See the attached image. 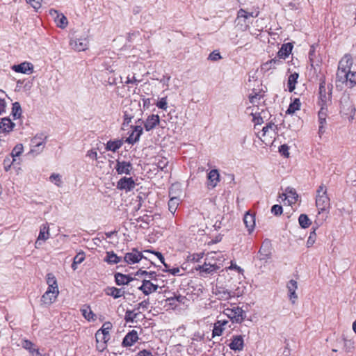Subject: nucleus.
Masks as SVG:
<instances>
[{
	"label": "nucleus",
	"instance_id": "1",
	"mask_svg": "<svg viewBox=\"0 0 356 356\" xmlns=\"http://www.w3.org/2000/svg\"><path fill=\"white\" fill-rule=\"evenodd\" d=\"M330 198L327 194V188L325 185L319 186L316 191V206L318 209V214L320 215L327 211L330 208Z\"/></svg>",
	"mask_w": 356,
	"mask_h": 356
},
{
	"label": "nucleus",
	"instance_id": "2",
	"mask_svg": "<svg viewBox=\"0 0 356 356\" xmlns=\"http://www.w3.org/2000/svg\"><path fill=\"white\" fill-rule=\"evenodd\" d=\"M355 111L356 109L350 99V95L344 92L340 99V112L353 119Z\"/></svg>",
	"mask_w": 356,
	"mask_h": 356
},
{
	"label": "nucleus",
	"instance_id": "3",
	"mask_svg": "<svg viewBox=\"0 0 356 356\" xmlns=\"http://www.w3.org/2000/svg\"><path fill=\"white\" fill-rule=\"evenodd\" d=\"M223 314L227 316L233 323H241L246 317L245 312L242 308L234 307L233 308H225Z\"/></svg>",
	"mask_w": 356,
	"mask_h": 356
},
{
	"label": "nucleus",
	"instance_id": "4",
	"mask_svg": "<svg viewBox=\"0 0 356 356\" xmlns=\"http://www.w3.org/2000/svg\"><path fill=\"white\" fill-rule=\"evenodd\" d=\"M138 113H141L139 104H131L129 107L125 108L124 111V122L122 123L123 129H125V127L136 117Z\"/></svg>",
	"mask_w": 356,
	"mask_h": 356
},
{
	"label": "nucleus",
	"instance_id": "5",
	"mask_svg": "<svg viewBox=\"0 0 356 356\" xmlns=\"http://www.w3.org/2000/svg\"><path fill=\"white\" fill-rule=\"evenodd\" d=\"M258 13H248L243 9H240L237 13L236 22L237 26H240L242 30H246L249 27L250 17H256Z\"/></svg>",
	"mask_w": 356,
	"mask_h": 356
},
{
	"label": "nucleus",
	"instance_id": "6",
	"mask_svg": "<svg viewBox=\"0 0 356 356\" xmlns=\"http://www.w3.org/2000/svg\"><path fill=\"white\" fill-rule=\"evenodd\" d=\"M145 254H152L157 257V258L161 261V262L164 265L165 269L164 271L168 272L171 275L174 276H182L184 274V268H179L178 267L177 268H170L164 261V257L162 255V254L159 252H155L151 250H145L143 251Z\"/></svg>",
	"mask_w": 356,
	"mask_h": 356
},
{
	"label": "nucleus",
	"instance_id": "7",
	"mask_svg": "<svg viewBox=\"0 0 356 356\" xmlns=\"http://www.w3.org/2000/svg\"><path fill=\"white\" fill-rule=\"evenodd\" d=\"M332 101L331 92H327L325 81H321L319 86V97L318 104L321 108L325 107L327 108L328 105Z\"/></svg>",
	"mask_w": 356,
	"mask_h": 356
},
{
	"label": "nucleus",
	"instance_id": "8",
	"mask_svg": "<svg viewBox=\"0 0 356 356\" xmlns=\"http://www.w3.org/2000/svg\"><path fill=\"white\" fill-rule=\"evenodd\" d=\"M142 259H148L151 261V259L147 256L144 255L141 252H139L137 249L133 248L131 252H127L124 257V261L129 265L135 264L138 263Z\"/></svg>",
	"mask_w": 356,
	"mask_h": 356
},
{
	"label": "nucleus",
	"instance_id": "9",
	"mask_svg": "<svg viewBox=\"0 0 356 356\" xmlns=\"http://www.w3.org/2000/svg\"><path fill=\"white\" fill-rule=\"evenodd\" d=\"M353 64V60L350 54H345L339 60L337 78L343 76L345 73L350 72Z\"/></svg>",
	"mask_w": 356,
	"mask_h": 356
},
{
	"label": "nucleus",
	"instance_id": "10",
	"mask_svg": "<svg viewBox=\"0 0 356 356\" xmlns=\"http://www.w3.org/2000/svg\"><path fill=\"white\" fill-rule=\"evenodd\" d=\"M226 259V254L220 251H212L208 252L206 256V260L211 264H216V266H218V269L222 266V264Z\"/></svg>",
	"mask_w": 356,
	"mask_h": 356
},
{
	"label": "nucleus",
	"instance_id": "11",
	"mask_svg": "<svg viewBox=\"0 0 356 356\" xmlns=\"http://www.w3.org/2000/svg\"><path fill=\"white\" fill-rule=\"evenodd\" d=\"M70 45L74 50L76 51H83L88 49L89 39L88 36L80 38L72 39Z\"/></svg>",
	"mask_w": 356,
	"mask_h": 356
},
{
	"label": "nucleus",
	"instance_id": "12",
	"mask_svg": "<svg viewBox=\"0 0 356 356\" xmlns=\"http://www.w3.org/2000/svg\"><path fill=\"white\" fill-rule=\"evenodd\" d=\"M337 79V82L346 83L350 88L356 86V72H348Z\"/></svg>",
	"mask_w": 356,
	"mask_h": 356
},
{
	"label": "nucleus",
	"instance_id": "13",
	"mask_svg": "<svg viewBox=\"0 0 356 356\" xmlns=\"http://www.w3.org/2000/svg\"><path fill=\"white\" fill-rule=\"evenodd\" d=\"M49 236V226L48 223L42 224L40 227V232L35 243V247L39 248L42 245V241H47Z\"/></svg>",
	"mask_w": 356,
	"mask_h": 356
},
{
	"label": "nucleus",
	"instance_id": "14",
	"mask_svg": "<svg viewBox=\"0 0 356 356\" xmlns=\"http://www.w3.org/2000/svg\"><path fill=\"white\" fill-rule=\"evenodd\" d=\"M213 293L216 296V298L219 300L226 301L234 297V293L230 291L222 288L216 286L213 289Z\"/></svg>",
	"mask_w": 356,
	"mask_h": 356
},
{
	"label": "nucleus",
	"instance_id": "15",
	"mask_svg": "<svg viewBox=\"0 0 356 356\" xmlns=\"http://www.w3.org/2000/svg\"><path fill=\"white\" fill-rule=\"evenodd\" d=\"M136 186V183L132 177H124L121 178L117 183V188L120 190L131 191Z\"/></svg>",
	"mask_w": 356,
	"mask_h": 356
},
{
	"label": "nucleus",
	"instance_id": "16",
	"mask_svg": "<svg viewBox=\"0 0 356 356\" xmlns=\"http://www.w3.org/2000/svg\"><path fill=\"white\" fill-rule=\"evenodd\" d=\"M33 65L29 62H23L19 65H14L12 70L17 73L31 74L33 72Z\"/></svg>",
	"mask_w": 356,
	"mask_h": 356
},
{
	"label": "nucleus",
	"instance_id": "17",
	"mask_svg": "<svg viewBox=\"0 0 356 356\" xmlns=\"http://www.w3.org/2000/svg\"><path fill=\"white\" fill-rule=\"evenodd\" d=\"M280 197L286 200L289 205H292L297 202L298 195L295 189L289 187L286 188L285 193H282Z\"/></svg>",
	"mask_w": 356,
	"mask_h": 356
},
{
	"label": "nucleus",
	"instance_id": "18",
	"mask_svg": "<svg viewBox=\"0 0 356 356\" xmlns=\"http://www.w3.org/2000/svg\"><path fill=\"white\" fill-rule=\"evenodd\" d=\"M44 141L40 136H35L31 140V151L30 153H36V154L40 153L44 147Z\"/></svg>",
	"mask_w": 356,
	"mask_h": 356
},
{
	"label": "nucleus",
	"instance_id": "19",
	"mask_svg": "<svg viewBox=\"0 0 356 356\" xmlns=\"http://www.w3.org/2000/svg\"><path fill=\"white\" fill-rule=\"evenodd\" d=\"M286 288L289 293V298L292 304H295L298 299L296 290L298 289V282L294 280H291L287 282Z\"/></svg>",
	"mask_w": 356,
	"mask_h": 356
},
{
	"label": "nucleus",
	"instance_id": "20",
	"mask_svg": "<svg viewBox=\"0 0 356 356\" xmlns=\"http://www.w3.org/2000/svg\"><path fill=\"white\" fill-rule=\"evenodd\" d=\"M328 110L325 107L321 108L318 113V134L322 135L325 131L326 118L327 117Z\"/></svg>",
	"mask_w": 356,
	"mask_h": 356
},
{
	"label": "nucleus",
	"instance_id": "21",
	"mask_svg": "<svg viewBox=\"0 0 356 356\" xmlns=\"http://www.w3.org/2000/svg\"><path fill=\"white\" fill-rule=\"evenodd\" d=\"M50 14L54 17L56 25L61 29H65L68 24L67 17L63 13H58L56 10H51Z\"/></svg>",
	"mask_w": 356,
	"mask_h": 356
},
{
	"label": "nucleus",
	"instance_id": "22",
	"mask_svg": "<svg viewBox=\"0 0 356 356\" xmlns=\"http://www.w3.org/2000/svg\"><path fill=\"white\" fill-rule=\"evenodd\" d=\"M134 129L130 134L128 138L125 140V142L129 144H134L138 142L140 139V136L143 134V128L141 125H136L133 127Z\"/></svg>",
	"mask_w": 356,
	"mask_h": 356
},
{
	"label": "nucleus",
	"instance_id": "23",
	"mask_svg": "<svg viewBox=\"0 0 356 356\" xmlns=\"http://www.w3.org/2000/svg\"><path fill=\"white\" fill-rule=\"evenodd\" d=\"M97 349L102 352L107 347V341L110 339L109 337H106L105 334H102L100 332H97L95 334Z\"/></svg>",
	"mask_w": 356,
	"mask_h": 356
},
{
	"label": "nucleus",
	"instance_id": "24",
	"mask_svg": "<svg viewBox=\"0 0 356 356\" xmlns=\"http://www.w3.org/2000/svg\"><path fill=\"white\" fill-rule=\"evenodd\" d=\"M115 168L119 175H130L132 165L129 162L117 161Z\"/></svg>",
	"mask_w": 356,
	"mask_h": 356
},
{
	"label": "nucleus",
	"instance_id": "25",
	"mask_svg": "<svg viewBox=\"0 0 356 356\" xmlns=\"http://www.w3.org/2000/svg\"><path fill=\"white\" fill-rule=\"evenodd\" d=\"M208 179V187L209 188H215L218 182L220 181V174L218 170L216 169L211 170L207 175Z\"/></svg>",
	"mask_w": 356,
	"mask_h": 356
},
{
	"label": "nucleus",
	"instance_id": "26",
	"mask_svg": "<svg viewBox=\"0 0 356 356\" xmlns=\"http://www.w3.org/2000/svg\"><path fill=\"white\" fill-rule=\"evenodd\" d=\"M160 118L158 115L152 114L149 115L144 123L145 129L147 131L152 130L159 123Z\"/></svg>",
	"mask_w": 356,
	"mask_h": 356
},
{
	"label": "nucleus",
	"instance_id": "27",
	"mask_svg": "<svg viewBox=\"0 0 356 356\" xmlns=\"http://www.w3.org/2000/svg\"><path fill=\"white\" fill-rule=\"evenodd\" d=\"M158 285L152 283L149 280H143L142 285L138 288L145 295H149L158 289Z\"/></svg>",
	"mask_w": 356,
	"mask_h": 356
},
{
	"label": "nucleus",
	"instance_id": "28",
	"mask_svg": "<svg viewBox=\"0 0 356 356\" xmlns=\"http://www.w3.org/2000/svg\"><path fill=\"white\" fill-rule=\"evenodd\" d=\"M244 346L243 338L241 335L233 336L231 343L229 344L230 349L233 350H241Z\"/></svg>",
	"mask_w": 356,
	"mask_h": 356
},
{
	"label": "nucleus",
	"instance_id": "29",
	"mask_svg": "<svg viewBox=\"0 0 356 356\" xmlns=\"http://www.w3.org/2000/svg\"><path fill=\"white\" fill-rule=\"evenodd\" d=\"M58 294L59 293L46 291V292L41 297V302L43 305H50L56 301Z\"/></svg>",
	"mask_w": 356,
	"mask_h": 356
},
{
	"label": "nucleus",
	"instance_id": "30",
	"mask_svg": "<svg viewBox=\"0 0 356 356\" xmlns=\"http://www.w3.org/2000/svg\"><path fill=\"white\" fill-rule=\"evenodd\" d=\"M138 339V333L136 330H131L124 337L122 344L124 346H131Z\"/></svg>",
	"mask_w": 356,
	"mask_h": 356
},
{
	"label": "nucleus",
	"instance_id": "31",
	"mask_svg": "<svg viewBox=\"0 0 356 356\" xmlns=\"http://www.w3.org/2000/svg\"><path fill=\"white\" fill-rule=\"evenodd\" d=\"M197 270H200V272H201V273H204L206 274H211V273L216 272V270H218V266H216V264H213V263L211 264V262H208L205 259L204 264L202 266H199L197 268Z\"/></svg>",
	"mask_w": 356,
	"mask_h": 356
},
{
	"label": "nucleus",
	"instance_id": "32",
	"mask_svg": "<svg viewBox=\"0 0 356 356\" xmlns=\"http://www.w3.org/2000/svg\"><path fill=\"white\" fill-rule=\"evenodd\" d=\"M243 222L248 232L250 233L255 226V218L250 212H246L243 218Z\"/></svg>",
	"mask_w": 356,
	"mask_h": 356
},
{
	"label": "nucleus",
	"instance_id": "33",
	"mask_svg": "<svg viewBox=\"0 0 356 356\" xmlns=\"http://www.w3.org/2000/svg\"><path fill=\"white\" fill-rule=\"evenodd\" d=\"M292 48L293 47L290 43L282 44V47L277 52V57L280 59H285L291 53Z\"/></svg>",
	"mask_w": 356,
	"mask_h": 356
},
{
	"label": "nucleus",
	"instance_id": "34",
	"mask_svg": "<svg viewBox=\"0 0 356 356\" xmlns=\"http://www.w3.org/2000/svg\"><path fill=\"white\" fill-rule=\"evenodd\" d=\"M104 261L108 264H117L122 261V257H118L113 251L106 252Z\"/></svg>",
	"mask_w": 356,
	"mask_h": 356
},
{
	"label": "nucleus",
	"instance_id": "35",
	"mask_svg": "<svg viewBox=\"0 0 356 356\" xmlns=\"http://www.w3.org/2000/svg\"><path fill=\"white\" fill-rule=\"evenodd\" d=\"M15 127V123H13L10 119L9 118H3L0 122V130L3 132H10Z\"/></svg>",
	"mask_w": 356,
	"mask_h": 356
},
{
	"label": "nucleus",
	"instance_id": "36",
	"mask_svg": "<svg viewBox=\"0 0 356 356\" xmlns=\"http://www.w3.org/2000/svg\"><path fill=\"white\" fill-rule=\"evenodd\" d=\"M184 298L185 297L180 295L168 298L165 300V306L168 305L170 308L174 309L177 307V302H182Z\"/></svg>",
	"mask_w": 356,
	"mask_h": 356
},
{
	"label": "nucleus",
	"instance_id": "37",
	"mask_svg": "<svg viewBox=\"0 0 356 356\" xmlns=\"http://www.w3.org/2000/svg\"><path fill=\"white\" fill-rule=\"evenodd\" d=\"M123 145L122 140H108L106 145V149L107 151L116 152Z\"/></svg>",
	"mask_w": 356,
	"mask_h": 356
},
{
	"label": "nucleus",
	"instance_id": "38",
	"mask_svg": "<svg viewBox=\"0 0 356 356\" xmlns=\"http://www.w3.org/2000/svg\"><path fill=\"white\" fill-rule=\"evenodd\" d=\"M115 282L118 285H124L133 280L129 275L118 273L115 275Z\"/></svg>",
	"mask_w": 356,
	"mask_h": 356
},
{
	"label": "nucleus",
	"instance_id": "39",
	"mask_svg": "<svg viewBox=\"0 0 356 356\" xmlns=\"http://www.w3.org/2000/svg\"><path fill=\"white\" fill-rule=\"evenodd\" d=\"M182 194V190L180 184H174L169 190V197L175 198H180Z\"/></svg>",
	"mask_w": 356,
	"mask_h": 356
},
{
	"label": "nucleus",
	"instance_id": "40",
	"mask_svg": "<svg viewBox=\"0 0 356 356\" xmlns=\"http://www.w3.org/2000/svg\"><path fill=\"white\" fill-rule=\"evenodd\" d=\"M81 312L83 317L88 321H94L95 320V314L92 312L90 306L84 305Z\"/></svg>",
	"mask_w": 356,
	"mask_h": 356
},
{
	"label": "nucleus",
	"instance_id": "41",
	"mask_svg": "<svg viewBox=\"0 0 356 356\" xmlns=\"http://www.w3.org/2000/svg\"><path fill=\"white\" fill-rule=\"evenodd\" d=\"M299 74L297 72L291 74L288 77L287 87L289 92H292L296 88V84L297 83Z\"/></svg>",
	"mask_w": 356,
	"mask_h": 356
},
{
	"label": "nucleus",
	"instance_id": "42",
	"mask_svg": "<svg viewBox=\"0 0 356 356\" xmlns=\"http://www.w3.org/2000/svg\"><path fill=\"white\" fill-rule=\"evenodd\" d=\"M270 252L268 248V244L267 245L263 244L259 251V259L266 261L270 258Z\"/></svg>",
	"mask_w": 356,
	"mask_h": 356
},
{
	"label": "nucleus",
	"instance_id": "43",
	"mask_svg": "<svg viewBox=\"0 0 356 356\" xmlns=\"http://www.w3.org/2000/svg\"><path fill=\"white\" fill-rule=\"evenodd\" d=\"M301 102L299 98H295L294 100L289 104V106L286 111L288 114H293L296 111L300 109Z\"/></svg>",
	"mask_w": 356,
	"mask_h": 356
},
{
	"label": "nucleus",
	"instance_id": "44",
	"mask_svg": "<svg viewBox=\"0 0 356 356\" xmlns=\"http://www.w3.org/2000/svg\"><path fill=\"white\" fill-rule=\"evenodd\" d=\"M106 293L114 298H118L123 296L124 291L121 289L115 287H108L106 289Z\"/></svg>",
	"mask_w": 356,
	"mask_h": 356
},
{
	"label": "nucleus",
	"instance_id": "45",
	"mask_svg": "<svg viewBox=\"0 0 356 356\" xmlns=\"http://www.w3.org/2000/svg\"><path fill=\"white\" fill-rule=\"evenodd\" d=\"M280 59L273 58L271 59L261 65V70L266 72L270 70L271 68H275L276 65L280 64Z\"/></svg>",
	"mask_w": 356,
	"mask_h": 356
},
{
	"label": "nucleus",
	"instance_id": "46",
	"mask_svg": "<svg viewBox=\"0 0 356 356\" xmlns=\"http://www.w3.org/2000/svg\"><path fill=\"white\" fill-rule=\"evenodd\" d=\"M85 259V253L83 252H79L74 258L72 264V268L75 270L77 268V265L81 264Z\"/></svg>",
	"mask_w": 356,
	"mask_h": 356
},
{
	"label": "nucleus",
	"instance_id": "47",
	"mask_svg": "<svg viewBox=\"0 0 356 356\" xmlns=\"http://www.w3.org/2000/svg\"><path fill=\"white\" fill-rule=\"evenodd\" d=\"M180 202V198L170 197L168 202L169 210L172 213H175Z\"/></svg>",
	"mask_w": 356,
	"mask_h": 356
},
{
	"label": "nucleus",
	"instance_id": "48",
	"mask_svg": "<svg viewBox=\"0 0 356 356\" xmlns=\"http://www.w3.org/2000/svg\"><path fill=\"white\" fill-rule=\"evenodd\" d=\"M298 222L302 228H307L311 225V220L306 214L300 215Z\"/></svg>",
	"mask_w": 356,
	"mask_h": 356
},
{
	"label": "nucleus",
	"instance_id": "49",
	"mask_svg": "<svg viewBox=\"0 0 356 356\" xmlns=\"http://www.w3.org/2000/svg\"><path fill=\"white\" fill-rule=\"evenodd\" d=\"M23 151V145L21 143L17 144L13 149L10 156L12 158H15L17 159V158L19 157L22 154Z\"/></svg>",
	"mask_w": 356,
	"mask_h": 356
},
{
	"label": "nucleus",
	"instance_id": "50",
	"mask_svg": "<svg viewBox=\"0 0 356 356\" xmlns=\"http://www.w3.org/2000/svg\"><path fill=\"white\" fill-rule=\"evenodd\" d=\"M12 115L15 119H19L22 115V108L19 103L15 102L13 104Z\"/></svg>",
	"mask_w": 356,
	"mask_h": 356
},
{
	"label": "nucleus",
	"instance_id": "51",
	"mask_svg": "<svg viewBox=\"0 0 356 356\" xmlns=\"http://www.w3.org/2000/svg\"><path fill=\"white\" fill-rule=\"evenodd\" d=\"M17 161V159L15 158H12L11 156H7L3 160V168L4 170L7 172L10 170L13 164H14Z\"/></svg>",
	"mask_w": 356,
	"mask_h": 356
},
{
	"label": "nucleus",
	"instance_id": "52",
	"mask_svg": "<svg viewBox=\"0 0 356 356\" xmlns=\"http://www.w3.org/2000/svg\"><path fill=\"white\" fill-rule=\"evenodd\" d=\"M49 180L58 187H60L63 185L62 177L59 174H52L49 177Z\"/></svg>",
	"mask_w": 356,
	"mask_h": 356
},
{
	"label": "nucleus",
	"instance_id": "53",
	"mask_svg": "<svg viewBox=\"0 0 356 356\" xmlns=\"http://www.w3.org/2000/svg\"><path fill=\"white\" fill-rule=\"evenodd\" d=\"M224 330H225V327H223V326L220 325L219 323L216 322L214 323V326H213V332H212L213 337H214L216 336H218V337L221 336Z\"/></svg>",
	"mask_w": 356,
	"mask_h": 356
},
{
	"label": "nucleus",
	"instance_id": "54",
	"mask_svg": "<svg viewBox=\"0 0 356 356\" xmlns=\"http://www.w3.org/2000/svg\"><path fill=\"white\" fill-rule=\"evenodd\" d=\"M22 346L24 349L27 350L29 352L30 355L32 354L33 350H35L36 349L35 348L34 344L31 341L27 339H24L22 341Z\"/></svg>",
	"mask_w": 356,
	"mask_h": 356
},
{
	"label": "nucleus",
	"instance_id": "55",
	"mask_svg": "<svg viewBox=\"0 0 356 356\" xmlns=\"http://www.w3.org/2000/svg\"><path fill=\"white\" fill-rule=\"evenodd\" d=\"M137 316L138 313H135L134 311L128 310L125 313L124 320L127 323H133Z\"/></svg>",
	"mask_w": 356,
	"mask_h": 356
},
{
	"label": "nucleus",
	"instance_id": "56",
	"mask_svg": "<svg viewBox=\"0 0 356 356\" xmlns=\"http://www.w3.org/2000/svg\"><path fill=\"white\" fill-rule=\"evenodd\" d=\"M157 167L161 170H163L168 164V161L166 158L159 156L157 159Z\"/></svg>",
	"mask_w": 356,
	"mask_h": 356
},
{
	"label": "nucleus",
	"instance_id": "57",
	"mask_svg": "<svg viewBox=\"0 0 356 356\" xmlns=\"http://www.w3.org/2000/svg\"><path fill=\"white\" fill-rule=\"evenodd\" d=\"M316 229H314L313 231H312L309 234V236L308 237L307 241V247H311L313 245L316 241Z\"/></svg>",
	"mask_w": 356,
	"mask_h": 356
},
{
	"label": "nucleus",
	"instance_id": "58",
	"mask_svg": "<svg viewBox=\"0 0 356 356\" xmlns=\"http://www.w3.org/2000/svg\"><path fill=\"white\" fill-rule=\"evenodd\" d=\"M156 106L159 108L163 109L166 111L168 108V102H167V97H162L156 103Z\"/></svg>",
	"mask_w": 356,
	"mask_h": 356
},
{
	"label": "nucleus",
	"instance_id": "59",
	"mask_svg": "<svg viewBox=\"0 0 356 356\" xmlns=\"http://www.w3.org/2000/svg\"><path fill=\"white\" fill-rule=\"evenodd\" d=\"M261 97V95L259 94V93H256L254 92V94L253 93H251L249 95V99H250V102L252 104H258L259 103V101L260 100Z\"/></svg>",
	"mask_w": 356,
	"mask_h": 356
},
{
	"label": "nucleus",
	"instance_id": "60",
	"mask_svg": "<svg viewBox=\"0 0 356 356\" xmlns=\"http://www.w3.org/2000/svg\"><path fill=\"white\" fill-rule=\"evenodd\" d=\"M47 284L48 285H58L57 280L56 277L52 273H48L47 275Z\"/></svg>",
	"mask_w": 356,
	"mask_h": 356
},
{
	"label": "nucleus",
	"instance_id": "61",
	"mask_svg": "<svg viewBox=\"0 0 356 356\" xmlns=\"http://www.w3.org/2000/svg\"><path fill=\"white\" fill-rule=\"evenodd\" d=\"M275 125L273 123H270L266 124L265 127H263L262 131L264 132L263 135H266L269 133L270 131H275Z\"/></svg>",
	"mask_w": 356,
	"mask_h": 356
},
{
	"label": "nucleus",
	"instance_id": "62",
	"mask_svg": "<svg viewBox=\"0 0 356 356\" xmlns=\"http://www.w3.org/2000/svg\"><path fill=\"white\" fill-rule=\"evenodd\" d=\"M35 10H38L41 7L42 0H26Z\"/></svg>",
	"mask_w": 356,
	"mask_h": 356
},
{
	"label": "nucleus",
	"instance_id": "63",
	"mask_svg": "<svg viewBox=\"0 0 356 356\" xmlns=\"http://www.w3.org/2000/svg\"><path fill=\"white\" fill-rule=\"evenodd\" d=\"M282 211L283 210L282 206L278 204H275L271 208V212L275 216L281 215L282 213Z\"/></svg>",
	"mask_w": 356,
	"mask_h": 356
},
{
	"label": "nucleus",
	"instance_id": "64",
	"mask_svg": "<svg viewBox=\"0 0 356 356\" xmlns=\"http://www.w3.org/2000/svg\"><path fill=\"white\" fill-rule=\"evenodd\" d=\"M211 60H218L221 58V56L219 52L214 51L212 53H211L208 58Z\"/></svg>",
	"mask_w": 356,
	"mask_h": 356
}]
</instances>
